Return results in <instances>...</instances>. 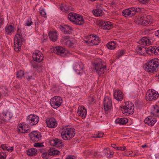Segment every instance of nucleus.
<instances>
[{"mask_svg":"<svg viewBox=\"0 0 159 159\" xmlns=\"http://www.w3.org/2000/svg\"><path fill=\"white\" fill-rule=\"evenodd\" d=\"M159 65V60L157 58L152 59L148 61L144 65L145 70L149 73H153L157 71Z\"/></svg>","mask_w":159,"mask_h":159,"instance_id":"1","label":"nucleus"},{"mask_svg":"<svg viewBox=\"0 0 159 159\" xmlns=\"http://www.w3.org/2000/svg\"><path fill=\"white\" fill-rule=\"evenodd\" d=\"M61 134L64 140H70L75 134V130L73 128L65 127L62 129Z\"/></svg>","mask_w":159,"mask_h":159,"instance_id":"2","label":"nucleus"},{"mask_svg":"<svg viewBox=\"0 0 159 159\" xmlns=\"http://www.w3.org/2000/svg\"><path fill=\"white\" fill-rule=\"evenodd\" d=\"M94 70L98 75H101L104 73L106 65L104 61L101 59H98L93 64Z\"/></svg>","mask_w":159,"mask_h":159,"instance_id":"3","label":"nucleus"},{"mask_svg":"<svg viewBox=\"0 0 159 159\" xmlns=\"http://www.w3.org/2000/svg\"><path fill=\"white\" fill-rule=\"evenodd\" d=\"M24 40V39L22 34L18 31L14 38V48L15 51L17 52L21 49V44Z\"/></svg>","mask_w":159,"mask_h":159,"instance_id":"4","label":"nucleus"},{"mask_svg":"<svg viewBox=\"0 0 159 159\" xmlns=\"http://www.w3.org/2000/svg\"><path fill=\"white\" fill-rule=\"evenodd\" d=\"M134 108L133 104L131 102H125L122 107V112L127 116L132 114L134 112Z\"/></svg>","mask_w":159,"mask_h":159,"instance_id":"5","label":"nucleus"},{"mask_svg":"<svg viewBox=\"0 0 159 159\" xmlns=\"http://www.w3.org/2000/svg\"><path fill=\"white\" fill-rule=\"evenodd\" d=\"M141 11V8L139 7H132L123 10L122 14L125 17L129 16L131 17L135 15L136 12Z\"/></svg>","mask_w":159,"mask_h":159,"instance_id":"6","label":"nucleus"},{"mask_svg":"<svg viewBox=\"0 0 159 159\" xmlns=\"http://www.w3.org/2000/svg\"><path fill=\"white\" fill-rule=\"evenodd\" d=\"M153 22L152 17L149 15L138 18L136 21L138 24L144 26L151 25L153 23Z\"/></svg>","mask_w":159,"mask_h":159,"instance_id":"7","label":"nucleus"},{"mask_svg":"<svg viewBox=\"0 0 159 159\" xmlns=\"http://www.w3.org/2000/svg\"><path fill=\"white\" fill-rule=\"evenodd\" d=\"M62 102V98L59 96H55L51 98L50 101L51 106L55 109H56L59 107Z\"/></svg>","mask_w":159,"mask_h":159,"instance_id":"8","label":"nucleus"},{"mask_svg":"<svg viewBox=\"0 0 159 159\" xmlns=\"http://www.w3.org/2000/svg\"><path fill=\"white\" fill-rule=\"evenodd\" d=\"M39 120V117L36 115L33 114L28 116L26 119L27 123L31 126L37 124Z\"/></svg>","mask_w":159,"mask_h":159,"instance_id":"9","label":"nucleus"},{"mask_svg":"<svg viewBox=\"0 0 159 159\" xmlns=\"http://www.w3.org/2000/svg\"><path fill=\"white\" fill-rule=\"evenodd\" d=\"M158 92L154 90H148L146 94V99L148 101H151L157 99L159 97Z\"/></svg>","mask_w":159,"mask_h":159,"instance_id":"10","label":"nucleus"},{"mask_svg":"<svg viewBox=\"0 0 159 159\" xmlns=\"http://www.w3.org/2000/svg\"><path fill=\"white\" fill-rule=\"evenodd\" d=\"M88 38L89 39L85 41V42L91 45H97L100 42L99 37L96 35H90L89 36Z\"/></svg>","mask_w":159,"mask_h":159,"instance_id":"11","label":"nucleus"},{"mask_svg":"<svg viewBox=\"0 0 159 159\" xmlns=\"http://www.w3.org/2000/svg\"><path fill=\"white\" fill-rule=\"evenodd\" d=\"M98 25L106 30H110L113 27L112 23L109 21L99 20L97 22Z\"/></svg>","mask_w":159,"mask_h":159,"instance_id":"12","label":"nucleus"},{"mask_svg":"<svg viewBox=\"0 0 159 159\" xmlns=\"http://www.w3.org/2000/svg\"><path fill=\"white\" fill-rule=\"evenodd\" d=\"M32 57L34 61L39 63L41 62L44 58L42 53L38 50L33 52Z\"/></svg>","mask_w":159,"mask_h":159,"instance_id":"13","label":"nucleus"},{"mask_svg":"<svg viewBox=\"0 0 159 159\" xmlns=\"http://www.w3.org/2000/svg\"><path fill=\"white\" fill-rule=\"evenodd\" d=\"M30 139L33 142H37L41 139V133L39 132L33 131L29 134Z\"/></svg>","mask_w":159,"mask_h":159,"instance_id":"14","label":"nucleus"},{"mask_svg":"<svg viewBox=\"0 0 159 159\" xmlns=\"http://www.w3.org/2000/svg\"><path fill=\"white\" fill-rule=\"evenodd\" d=\"M19 133H27L31 131V128L28 125L21 123L17 127Z\"/></svg>","mask_w":159,"mask_h":159,"instance_id":"15","label":"nucleus"},{"mask_svg":"<svg viewBox=\"0 0 159 159\" xmlns=\"http://www.w3.org/2000/svg\"><path fill=\"white\" fill-rule=\"evenodd\" d=\"M103 105L104 109L106 111H108L111 109L112 107V101L110 97L107 96L104 98Z\"/></svg>","mask_w":159,"mask_h":159,"instance_id":"16","label":"nucleus"},{"mask_svg":"<svg viewBox=\"0 0 159 159\" xmlns=\"http://www.w3.org/2000/svg\"><path fill=\"white\" fill-rule=\"evenodd\" d=\"M47 126L49 128H54L56 127L57 125V122L56 119L53 117L48 118L46 120Z\"/></svg>","mask_w":159,"mask_h":159,"instance_id":"17","label":"nucleus"},{"mask_svg":"<svg viewBox=\"0 0 159 159\" xmlns=\"http://www.w3.org/2000/svg\"><path fill=\"white\" fill-rule=\"evenodd\" d=\"M144 123L151 126L154 125L157 121L156 118L152 116H149L144 120Z\"/></svg>","mask_w":159,"mask_h":159,"instance_id":"18","label":"nucleus"},{"mask_svg":"<svg viewBox=\"0 0 159 159\" xmlns=\"http://www.w3.org/2000/svg\"><path fill=\"white\" fill-rule=\"evenodd\" d=\"M138 43L141 45H149L152 44V40L148 37H144L138 41Z\"/></svg>","mask_w":159,"mask_h":159,"instance_id":"19","label":"nucleus"},{"mask_svg":"<svg viewBox=\"0 0 159 159\" xmlns=\"http://www.w3.org/2000/svg\"><path fill=\"white\" fill-rule=\"evenodd\" d=\"M84 69L83 64L81 63H76L73 66V69L78 74L83 73Z\"/></svg>","mask_w":159,"mask_h":159,"instance_id":"20","label":"nucleus"},{"mask_svg":"<svg viewBox=\"0 0 159 159\" xmlns=\"http://www.w3.org/2000/svg\"><path fill=\"white\" fill-rule=\"evenodd\" d=\"M77 113L79 116L84 119L86 117L87 112L85 107L81 106L78 107Z\"/></svg>","mask_w":159,"mask_h":159,"instance_id":"21","label":"nucleus"},{"mask_svg":"<svg viewBox=\"0 0 159 159\" xmlns=\"http://www.w3.org/2000/svg\"><path fill=\"white\" fill-rule=\"evenodd\" d=\"M59 28L65 34H70L71 33L72 30L71 27L67 25H65L64 26L60 25Z\"/></svg>","mask_w":159,"mask_h":159,"instance_id":"22","label":"nucleus"},{"mask_svg":"<svg viewBox=\"0 0 159 159\" xmlns=\"http://www.w3.org/2000/svg\"><path fill=\"white\" fill-rule=\"evenodd\" d=\"M51 142L52 143V144H53V146L59 148H62L63 147L64 145L61 140L55 139L53 140H52Z\"/></svg>","mask_w":159,"mask_h":159,"instance_id":"23","label":"nucleus"},{"mask_svg":"<svg viewBox=\"0 0 159 159\" xmlns=\"http://www.w3.org/2000/svg\"><path fill=\"white\" fill-rule=\"evenodd\" d=\"M2 114L3 120L5 121H9L13 116L12 113L9 111H3Z\"/></svg>","mask_w":159,"mask_h":159,"instance_id":"24","label":"nucleus"},{"mask_svg":"<svg viewBox=\"0 0 159 159\" xmlns=\"http://www.w3.org/2000/svg\"><path fill=\"white\" fill-rule=\"evenodd\" d=\"M113 95L115 99L118 101H121L123 99V94L120 90L115 91Z\"/></svg>","mask_w":159,"mask_h":159,"instance_id":"25","label":"nucleus"},{"mask_svg":"<svg viewBox=\"0 0 159 159\" xmlns=\"http://www.w3.org/2000/svg\"><path fill=\"white\" fill-rule=\"evenodd\" d=\"M73 23L78 25H81L83 24L84 23V21L83 16L79 15L78 16H77Z\"/></svg>","mask_w":159,"mask_h":159,"instance_id":"26","label":"nucleus"},{"mask_svg":"<svg viewBox=\"0 0 159 159\" xmlns=\"http://www.w3.org/2000/svg\"><path fill=\"white\" fill-rule=\"evenodd\" d=\"M5 31L6 34H12L14 32V27L12 25H7L5 28Z\"/></svg>","mask_w":159,"mask_h":159,"instance_id":"27","label":"nucleus"},{"mask_svg":"<svg viewBox=\"0 0 159 159\" xmlns=\"http://www.w3.org/2000/svg\"><path fill=\"white\" fill-rule=\"evenodd\" d=\"M48 36L50 39L54 42L56 41L57 39V34L56 31H52L48 34Z\"/></svg>","mask_w":159,"mask_h":159,"instance_id":"28","label":"nucleus"},{"mask_svg":"<svg viewBox=\"0 0 159 159\" xmlns=\"http://www.w3.org/2000/svg\"><path fill=\"white\" fill-rule=\"evenodd\" d=\"M136 51L137 53L141 55H143L146 52V48L144 46H138L136 48Z\"/></svg>","mask_w":159,"mask_h":159,"instance_id":"29","label":"nucleus"},{"mask_svg":"<svg viewBox=\"0 0 159 159\" xmlns=\"http://www.w3.org/2000/svg\"><path fill=\"white\" fill-rule=\"evenodd\" d=\"M79 15L75 13L70 12L68 14L67 16V18L70 21L74 23L77 16H78Z\"/></svg>","mask_w":159,"mask_h":159,"instance_id":"30","label":"nucleus"},{"mask_svg":"<svg viewBox=\"0 0 159 159\" xmlns=\"http://www.w3.org/2000/svg\"><path fill=\"white\" fill-rule=\"evenodd\" d=\"M53 50L54 52L58 55H60L61 53H64L65 51V49L61 46L55 47L53 48Z\"/></svg>","mask_w":159,"mask_h":159,"instance_id":"31","label":"nucleus"},{"mask_svg":"<svg viewBox=\"0 0 159 159\" xmlns=\"http://www.w3.org/2000/svg\"><path fill=\"white\" fill-rule=\"evenodd\" d=\"M127 122L128 119L125 118H118L115 120L116 124H118L120 125H125Z\"/></svg>","mask_w":159,"mask_h":159,"instance_id":"32","label":"nucleus"},{"mask_svg":"<svg viewBox=\"0 0 159 159\" xmlns=\"http://www.w3.org/2000/svg\"><path fill=\"white\" fill-rule=\"evenodd\" d=\"M93 14L96 16H100L102 15V11L101 9L97 7L96 8L93 10Z\"/></svg>","mask_w":159,"mask_h":159,"instance_id":"33","label":"nucleus"},{"mask_svg":"<svg viewBox=\"0 0 159 159\" xmlns=\"http://www.w3.org/2000/svg\"><path fill=\"white\" fill-rule=\"evenodd\" d=\"M49 154L50 156H54L59 155L60 154V152L56 150L55 148H50L48 150Z\"/></svg>","mask_w":159,"mask_h":159,"instance_id":"34","label":"nucleus"},{"mask_svg":"<svg viewBox=\"0 0 159 159\" xmlns=\"http://www.w3.org/2000/svg\"><path fill=\"white\" fill-rule=\"evenodd\" d=\"M37 150L34 148L29 149L27 152V154L29 156H34L37 153Z\"/></svg>","mask_w":159,"mask_h":159,"instance_id":"35","label":"nucleus"},{"mask_svg":"<svg viewBox=\"0 0 159 159\" xmlns=\"http://www.w3.org/2000/svg\"><path fill=\"white\" fill-rule=\"evenodd\" d=\"M7 89L4 86L0 87V93L2 96H7Z\"/></svg>","mask_w":159,"mask_h":159,"instance_id":"36","label":"nucleus"},{"mask_svg":"<svg viewBox=\"0 0 159 159\" xmlns=\"http://www.w3.org/2000/svg\"><path fill=\"white\" fill-rule=\"evenodd\" d=\"M106 46L108 49L111 50L114 49L116 47V43L113 41L108 43L107 44Z\"/></svg>","mask_w":159,"mask_h":159,"instance_id":"37","label":"nucleus"},{"mask_svg":"<svg viewBox=\"0 0 159 159\" xmlns=\"http://www.w3.org/2000/svg\"><path fill=\"white\" fill-rule=\"evenodd\" d=\"M153 114L156 116H159V106L156 105L153 107Z\"/></svg>","mask_w":159,"mask_h":159,"instance_id":"38","label":"nucleus"},{"mask_svg":"<svg viewBox=\"0 0 159 159\" xmlns=\"http://www.w3.org/2000/svg\"><path fill=\"white\" fill-rule=\"evenodd\" d=\"M154 46H150L147 49L146 48V53L149 54H150L153 53L154 54Z\"/></svg>","mask_w":159,"mask_h":159,"instance_id":"39","label":"nucleus"},{"mask_svg":"<svg viewBox=\"0 0 159 159\" xmlns=\"http://www.w3.org/2000/svg\"><path fill=\"white\" fill-rule=\"evenodd\" d=\"M24 72L23 70H20L16 73V77L21 79L24 76Z\"/></svg>","mask_w":159,"mask_h":159,"instance_id":"40","label":"nucleus"},{"mask_svg":"<svg viewBox=\"0 0 159 159\" xmlns=\"http://www.w3.org/2000/svg\"><path fill=\"white\" fill-rule=\"evenodd\" d=\"M125 51L124 50H121L116 53V57L117 59H119L120 57L124 55Z\"/></svg>","mask_w":159,"mask_h":159,"instance_id":"41","label":"nucleus"},{"mask_svg":"<svg viewBox=\"0 0 159 159\" xmlns=\"http://www.w3.org/2000/svg\"><path fill=\"white\" fill-rule=\"evenodd\" d=\"M33 23L32 20L30 18L27 19L26 21L25 25L29 26H31Z\"/></svg>","mask_w":159,"mask_h":159,"instance_id":"42","label":"nucleus"},{"mask_svg":"<svg viewBox=\"0 0 159 159\" xmlns=\"http://www.w3.org/2000/svg\"><path fill=\"white\" fill-rule=\"evenodd\" d=\"M31 66L34 68H35L36 69H38L40 67L39 66L37 63L34 61H32L31 62Z\"/></svg>","mask_w":159,"mask_h":159,"instance_id":"43","label":"nucleus"},{"mask_svg":"<svg viewBox=\"0 0 159 159\" xmlns=\"http://www.w3.org/2000/svg\"><path fill=\"white\" fill-rule=\"evenodd\" d=\"M95 99L93 97H90L89 98V102L91 105H93L95 103Z\"/></svg>","mask_w":159,"mask_h":159,"instance_id":"44","label":"nucleus"},{"mask_svg":"<svg viewBox=\"0 0 159 159\" xmlns=\"http://www.w3.org/2000/svg\"><path fill=\"white\" fill-rule=\"evenodd\" d=\"M50 155L49 154V152L48 153L47 152H43L42 155V157L43 159H48Z\"/></svg>","mask_w":159,"mask_h":159,"instance_id":"45","label":"nucleus"},{"mask_svg":"<svg viewBox=\"0 0 159 159\" xmlns=\"http://www.w3.org/2000/svg\"><path fill=\"white\" fill-rule=\"evenodd\" d=\"M104 151L106 150L107 151H108L109 153V155H110V158L113 157V155L114 153V152L113 151H111L110 150V149L108 148H106L104 149Z\"/></svg>","mask_w":159,"mask_h":159,"instance_id":"46","label":"nucleus"},{"mask_svg":"<svg viewBox=\"0 0 159 159\" xmlns=\"http://www.w3.org/2000/svg\"><path fill=\"white\" fill-rule=\"evenodd\" d=\"M103 133L102 132H100L97 133L96 134H95L94 137L96 138H100L102 137L103 135Z\"/></svg>","mask_w":159,"mask_h":159,"instance_id":"47","label":"nucleus"},{"mask_svg":"<svg viewBox=\"0 0 159 159\" xmlns=\"http://www.w3.org/2000/svg\"><path fill=\"white\" fill-rule=\"evenodd\" d=\"M43 143H35L34 144V146L36 148H40L42 147H43L44 145H43Z\"/></svg>","mask_w":159,"mask_h":159,"instance_id":"48","label":"nucleus"},{"mask_svg":"<svg viewBox=\"0 0 159 159\" xmlns=\"http://www.w3.org/2000/svg\"><path fill=\"white\" fill-rule=\"evenodd\" d=\"M154 54L156 55H159V46L157 47L156 46H154Z\"/></svg>","mask_w":159,"mask_h":159,"instance_id":"49","label":"nucleus"},{"mask_svg":"<svg viewBox=\"0 0 159 159\" xmlns=\"http://www.w3.org/2000/svg\"><path fill=\"white\" fill-rule=\"evenodd\" d=\"M61 10L63 11H67L69 8L66 6H61L60 7Z\"/></svg>","mask_w":159,"mask_h":159,"instance_id":"50","label":"nucleus"},{"mask_svg":"<svg viewBox=\"0 0 159 159\" xmlns=\"http://www.w3.org/2000/svg\"><path fill=\"white\" fill-rule=\"evenodd\" d=\"M4 22V20L3 16L0 15V26L3 25Z\"/></svg>","mask_w":159,"mask_h":159,"instance_id":"51","label":"nucleus"},{"mask_svg":"<svg viewBox=\"0 0 159 159\" xmlns=\"http://www.w3.org/2000/svg\"><path fill=\"white\" fill-rule=\"evenodd\" d=\"M62 40H63V43H64L65 41L66 42L67 40H69L70 37L69 36H64L62 37Z\"/></svg>","mask_w":159,"mask_h":159,"instance_id":"52","label":"nucleus"},{"mask_svg":"<svg viewBox=\"0 0 159 159\" xmlns=\"http://www.w3.org/2000/svg\"><path fill=\"white\" fill-rule=\"evenodd\" d=\"M39 13L40 15L43 17H45L46 16V13L43 10H40L39 11Z\"/></svg>","mask_w":159,"mask_h":159,"instance_id":"53","label":"nucleus"},{"mask_svg":"<svg viewBox=\"0 0 159 159\" xmlns=\"http://www.w3.org/2000/svg\"><path fill=\"white\" fill-rule=\"evenodd\" d=\"M27 74L28 75L26 77L27 79L28 80H30L32 78V73L28 72L27 73Z\"/></svg>","mask_w":159,"mask_h":159,"instance_id":"54","label":"nucleus"},{"mask_svg":"<svg viewBox=\"0 0 159 159\" xmlns=\"http://www.w3.org/2000/svg\"><path fill=\"white\" fill-rule=\"evenodd\" d=\"M116 149L119 150L124 151L125 150L126 147L125 146L116 147Z\"/></svg>","mask_w":159,"mask_h":159,"instance_id":"55","label":"nucleus"},{"mask_svg":"<svg viewBox=\"0 0 159 159\" xmlns=\"http://www.w3.org/2000/svg\"><path fill=\"white\" fill-rule=\"evenodd\" d=\"M71 41L70 40H67L66 42H65L64 43L66 45L69 46L71 47Z\"/></svg>","mask_w":159,"mask_h":159,"instance_id":"56","label":"nucleus"},{"mask_svg":"<svg viewBox=\"0 0 159 159\" xmlns=\"http://www.w3.org/2000/svg\"><path fill=\"white\" fill-rule=\"evenodd\" d=\"M1 148L4 150H7V148H8V146L4 144H2L1 146Z\"/></svg>","mask_w":159,"mask_h":159,"instance_id":"57","label":"nucleus"},{"mask_svg":"<svg viewBox=\"0 0 159 159\" xmlns=\"http://www.w3.org/2000/svg\"><path fill=\"white\" fill-rule=\"evenodd\" d=\"M104 151L106 156L108 158H110V155H109V153L108 151H107L106 150Z\"/></svg>","mask_w":159,"mask_h":159,"instance_id":"58","label":"nucleus"},{"mask_svg":"<svg viewBox=\"0 0 159 159\" xmlns=\"http://www.w3.org/2000/svg\"><path fill=\"white\" fill-rule=\"evenodd\" d=\"M149 1V0H139L140 2L144 4H146Z\"/></svg>","mask_w":159,"mask_h":159,"instance_id":"59","label":"nucleus"},{"mask_svg":"<svg viewBox=\"0 0 159 159\" xmlns=\"http://www.w3.org/2000/svg\"><path fill=\"white\" fill-rule=\"evenodd\" d=\"M75 158L74 156H68L65 159H75Z\"/></svg>","mask_w":159,"mask_h":159,"instance_id":"60","label":"nucleus"},{"mask_svg":"<svg viewBox=\"0 0 159 159\" xmlns=\"http://www.w3.org/2000/svg\"><path fill=\"white\" fill-rule=\"evenodd\" d=\"M8 148H7V150L8 151V152H11L13 150V147H8Z\"/></svg>","mask_w":159,"mask_h":159,"instance_id":"61","label":"nucleus"},{"mask_svg":"<svg viewBox=\"0 0 159 159\" xmlns=\"http://www.w3.org/2000/svg\"><path fill=\"white\" fill-rule=\"evenodd\" d=\"M140 155V154L139 153V152L138 151H136V152H134V153L133 155H132L131 156H133V157H135V156H139Z\"/></svg>","mask_w":159,"mask_h":159,"instance_id":"62","label":"nucleus"},{"mask_svg":"<svg viewBox=\"0 0 159 159\" xmlns=\"http://www.w3.org/2000/svg\"><path fill=\"white\" fill-rule=\"evenodd\" d=\"M91 154L92 155H93L95 157H96L97 156V152H95L94 151H92L91 152Z\"/></svg>","mask_w":159,"mask_h":159,"instance_id":"63","label":"nucleus"},{"mask_svg":"<svg viewBox=\"0 0 159 159\" xmlns=\"http://www.w3.org/2000/svg\"><path fill=\"white\" fill-rule=\"evenodd\" d=\"M0 159H5L4 156L0 153Z\"/></svg>","mask_w":159,"mask_h":159,"instance_id":"64","label":"nucleus"}]
</instances>
